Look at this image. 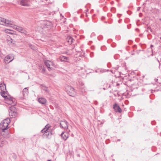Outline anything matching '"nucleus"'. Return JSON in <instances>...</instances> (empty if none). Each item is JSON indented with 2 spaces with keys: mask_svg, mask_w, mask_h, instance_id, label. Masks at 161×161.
Masks as SVG:
<instances>
[{
  "mask_svg": "<svg viewBox=\"0 0 161 161\" xmlns=\"http://www.w3.org/2000/svg\"><path fill=\"white\" fill-rule=\"evenodd\" d=\"M157 60H158V62H159V61L158 60V59H157Z\"/></svg>",
  "mask_w": 161,
  "mask_h": 161,
  "instance_id": "nucleus-36",
  "label": "nucleus"
},
{
  "mask_svg": "<svg viewBox=\"0 0 161 161\" xmlns=\"http://www.w3.org/2000/svg\"><path fill=\"white\" fill-rule=\"evenodd\" d=\"M28 93V89L27 87L24 88L22 92V93L24 97H25L27 96Z\"/></svg>",
  "mask_w": 161,
  "mask_h": 161,
  "instance_id": "nucleus-15",
  "label": "nucleus"
},
{
  "mask_svg": "<svg viewBox=\"0 0 161 161\" xmlns=\"http://www.w3.org/2000/svg\"><path fill=\"white\" fill-rule=\"evenodd\" d=\"M118 22H119V23H120V20H119V21H118Z\"/></svg>",
  "mask_w": 161,
  "mask_h": 161,
  "instance_id": "nucleus-34",
  "label": "nucleus"
},
{
  "mask_svg": "<svg viewBox=\"0 0 161 161\" xmlns=\"http://www.w3.org/2000/svg\"><path fill=\"white\" fill-rule=\"evenodd\" d=\"M5 31L6 33H9V32L8 31L9 30H5Z\"/></svg>",
  "mask_w": 161,
  "mask_h": 161,
  "instance_id": "nucleus-26",
  "label": "nucleus"
},
{
  "mask_svg": "<svg viewBox=\"0 0 161 161\" xmlns=\"http://www.w3.org/2000/svg\"><path fill=\"white\" fill-rule=\"evenodd\" d=\"M44 64L48 68L51 69L50 66L51 65L53 66L54 64L51 61L47 60L44 61Z\"/></svg>",
  "mask_w": 161,
  "mask_h": 161,
  "instance_id": "nucleus-12",
  "label": "nucleus"
},
{
  "mask_svg": "<svg viewBox=\"0 0 161 161\" xmlns=\"http://www.w3.org/2000/svg\"><path fill=\"white\" fill-rule=\"evenodd\" d=\"M0 88L1 91H5L6 90L5 84L4 83L0 84Z\"/></svg>",
  "mask_w": 161,
  "mask_h": 161,
  "instance_id": "nucleus-18",
  "label": "nucleus"
},
{
  "mask_svg": "<svg viewBox=\"0 0 161 161\" xmlns=\"http://www.w3.org/2000/svg\"><path fill=\"white\" fill-rule=\"evenodd\" d=\"M10 99H11V100H10L9 103H7L11 105H15L17 103L15 99L13 98H10Z\"/></svg>",
  "mask_w": 161,
  "mask_h": 161,
  "instance_id": "nucleus-16",
  "label": "nucleus"
},
{
  "mask_svg": "<svg viewBox=\"0 0 161 161\" xmlns=\"http://www.w3.org/2000/svg\"><path fill=\"white\" fill-rule=\"evenodd\" d=\"M42 135V137L44 138H47V139L50 138L51 136L53 134V131H45L43 132Z\"/></svg>",
  "mask_w": 161,
  "mask_h": 161,
  "instance_id": "nucleus-7",
  "label": "nucleus"
},
{
  "mask_svg": "<svg viewBox=\"0 0 161 161\" xmlns=\"http://www.w3.org/2000/svg\"><path fill=\"white\" fill-rule=\"evenodd\" d=\"M113 108L116 112L120 113L122 112V109H121L119 105L116 103H115L114 105Z\"/></svg>",
  "mask_w": 161,
  "mask_h": 161,
  "instance_id": "nucleus-11",
  "label": "nucleus"
},
{
  "mask_svg": "<svg viewBox=\"0 0 161 161\" xmlns=\"http://www.w3.org/2000/svg\"><path fill=\"white\" fill-rule=\"evenodd\" d=\"M59 58L61 61L67 62L68 58L64 56H61L59 57Z\"/></svg>",
  "mask_w": 161,
  "mask_h": 161,
  "instance_id": "nucleus-19",
  "label": "nucleus"
},
{
  "mask_svg": "<svg viewBox=\"0 0 161 161\" xmlns=\"http://www.w3.org/2000/svg\"><path fill=\"white\" fill-rule=\"evenodd\" d=\"M67 40L68 42L69 43V44H71L72 43L73 41L74 40L70 36L67 37Z\"/></svg>",
  "mask_w": 161,
  "mask_h": 161,
  "instance_id": "nucleus-20",
  "label": "nucleus"
},
{
  "mask_svg": "<svg viewBox=\"0 0 161 161\" xmlns=\"http://www.w3.org/2000/svg\"><path fill=\"white\" fill-rule=\"evenodd\" d=\"M10 40H9V39H8V40L10 41L11 43H12L13 41H12V39L11 38H10Z\"/></svg>",
  "mask_w": 161,
  "mask_h": 161,
  "instance_id": "nucleus-27",
  "label": "nucleus"
},
{
  "mask_svg": "<svg viewBox=\"0 0 161 161\" xmlns=\"http://www.w3.org/2000/svg\"><path fill=\"white\" fill-rule=\"evenodd\" d=\"M115 69V70H117V69Z\"/></svg>",
  "mask_w": 161,
  "mask_h": 161,
  "instance_id": "nucleus-37",
  "label": "nucleus"
},
{
  "mask_svg": "<svg viewBox=\"0 0 161 161\" xmlns=\"http://www.w3.org/2000/svg\"><path fill=\"white\" fill-rule=\"evenodd\" d=\"M18 3L24 6H30L28 1L27 0H21L18 2Z\"/></svg>",
  "mask_w": 161,
  "mask_h": 161,
  "instance_id": "nucleus-10",
  "label": "nucleus"
},
{
  "mask_svg": "<svg viewBox=\"0 0 161 161\" xmlns=\"http://www.w3.org/2000/svg\"><path fill=\"white\" fill-rule=\"evenodd\" d=\"M12 54H9L6 56L4 58V62L6 63H9L14 59Z\"/></svg>",
  "mask_w": 161,
  "mask_h": 161,
  "instance_id": "nucleus-8",
  "label": "nucleus"
},
{
  "mask_svg": "<svg viewBox=\"0 0 161 161\" xmlns=\"http://www.w3.org/2000/svg\"><path fill=\"white\" fill-rule=\"evenodd\" d=\"M118 141H120V140H118Z\"/></svg>",
  "mask_w": 161,
  "mask_h": 161,
  "instance_id": "nucleus-39",
  "label": "nucleus"
},
{
  "mask_svg": "<svg viewBox=\"0 0 161 161\" xmlns=\"http://www.w3.org/2000/svg\"><path fill=\"white\" fill-rule=\"evenodd\" d=\"M13 23V22L11 20L0 17V24L1 25L11 27Z\"/></svg>",
  "mask_w": 161,
  "mask_h": 161,
  "instance_id": "nucleus-2",
  "label": "nucleus"
},
{
  "mask_svg": "<svg viewBox=\"0 0 161 161\" xmlns=\"http://www.w3.org/2000/svg\"><path fill=\"white\" fill-rule=\"evenodd\" d=\"M10 122V119L9 118H7L1 123L0 128L2 130L3 132H4V131L8 128V125Z\"/></svg>",
  "mask_w": 161,
  "mask_h": 161,
  "instance_id": "nucleus-1",
  "label": "nucleus"
},
{
  "mask_svg": "<svg viewBox=\"0 0 161 161\" xmlns=\"http://www.w3.org/2000/svg\"><path fill=\"white\" fill-rule=\"evenodd\" d=\"M152 55V56H153V53H152V55Z\"/></svg>",
  "mask_w": 161,
  "mask_h": 161,
  "instance_id": "nucleus-38",
  "label": "nucleus"
},
{
  "mask_svg": "<svg viewBox=\"0 0 161 161\" xmlns=\"http://www.w3.org/2000/svg\"><path fill=\"white\" fill-rule=\"evenodd\" d=\"M65 88L66 92L70 96L74 97L76 95L74 89L72 86L67 85L65 86Z\"/></svg>",
  "mask_w": 161,
  "mask_h": 161,
  "instance_id": "nucleus-3",
  "label": "nucleus"
},
{
  "mask_svg": "<svg viewBox=\"0 0 161 161\" xmlns=\"http://www.w3.org/2000/svg\"><path fill=\"white\" fill-rule=\"evenodd\" d=\"M42 71L43 72H45V69L44 68V67H43V68H42Z\"/></svg>",
  "mask_w": 161,
  "mask_h": 161,
  "instance_id": "nucleus-29",
  "label": "nucleus"
},
{
  "mask_svg": "<svg viewBox=\"0 0 161 161\" xmlns=\"http://www.w3.org/2000/svg\"><path fill=\"white\" fill-rule=\"evenodd\" d=\"M159 20H160V21H161V18H160L159 19Z\"/></svg>",
  "mask_w": 161,
  "mask_h": 161,
  "instance_id": "nucleus-32",
  "label": "nucleus"
},
{
  "mask_svg": "<svg viewBox=\"0 0 161 161\" xmlns=\"http://www.w3.org/2000/svg\"><path fill=\"white\" fill-rule=\"evenodd\" d=\"M42 89L43 90H44L45 91H47H47H48L47 90V88H46V87H43H43H42Z\"/></svg>",
  "mask_w": 161,
  "mask_h": 161,
  "instance_id": "nucleus-25",
  "label": "nucleus"
},
{
  "mask_svg": "<svg viewBox=\"0 0 161 161\" xmlns=\"http://www.w3.org/2000/svg\"><path fill=\"white\" fill-rule=\"evenodd\" d=\"M60 125L61 128L64 129H67L68 128L67 122L65 120L60 121Z\"/></svg>",
  "mask_w": 161,
  "mask_h": 161,
  "instance_id": "nucleus-9",
  "label": "nucleus"
},
{
  "mask_svg": "<svg viewBox=\"0 0 161 161\" xmlns=\"http://www.w3.org/2000/svg\"><path fill=\"white\" fill-rule=\"evenodd\" d=\"M5 91H1L0 92V93H1V95L2 96V97H4L5 98H6V97H7V96L4 95L5 94Z\"/></svg>",
  "mask_w": 161,
  "mask_h": 161,
  "instance_id": "nucleus-21",
  "label": "nucleus"
},
{
  "mask_svg": "<svg viewBox=\"0 0 161 161\" xmlns=\"http://www.w3.org/2000/svg\"><path fill=\"white\" fill-rule=\"evenodd\" d=\"M61 136L64 140H66L68 137V134L67 133L63 132L61 135Z\"/></svg>",
  "mask_w": 161,
  "mask_h": 161,
  "instance_id": "nucleus-17",
  "label": "nucleus"
},
{
  "mask_svg": "<svg viewBox=\"0 0 161 161\" xmlns=\"http://www.w3.org/2000/svg\"><path fill=\"white\" fill-rule=\"evenodd\" d=\"M158 80L157 79H156V81L157 80Z\"/></svg>",
  "mask_w": 161,
  "mask_h": 161,
  "instance_id": "nucleus-35",
  "label": "nucleus"
},
{
  "mask_svg": "<svg viewBox=\"0 0 161 161\" xmlns=\"http://www.w3.org/2000/svg\"><path fill=\"white\" fill-rule=\"evenodd\" d=\"M9 111V115L12 118H14L17 115V113L16 112L15 108L14 107H11L10 108Z\"/></svg>",
  "mask_w": 161,
  "mask_h": 161,
  "instance_id": "nucleus-6",
  "label": "nucleus"
},
{
  "mask_svg": "<svg viewBox=\"0 0 161 161\" xmlns=\"http://www.w3.org/2000/svg\"><path fill=\"white\" fill-rule=\"evenodd\" d=\"M3 56V55L2 53H1V51H0V57H2Z\"/></svg>",
  "mask_w": 161,
  "mask_h": 161,
  "instance_id": "nucleus-28",
  "label": "nucleus"
},
{
  "mask_svg": "<svg viewBox=\"0 0 161 161\" xmlns=\"http://www.w3.org/2000/svg\"><path fill=\"white\" fill-rule=\"evenodd\" d=\"M47 161H51V160H47Z\"/></svg>",
  "mask_w": 161,
  "mask_h": 161,
  "instance_id": "nucleus-33",
  "label": "nucleus"
},
{
  "mask_svg": "<svg viewBox=\"0 0 161 161\" xmlns=\"http://www.w3.org/2000/svg\"><path fill=\"white\" fill-rule=\"evenodd\" d=\"M10 98H12L10 96H9V97L7 96V97H6V98H5V99L7 100V103H9V101H10V100H11V99H10Z\"/></svg>",
  "mask_w": 161,
  "mask_h": 161,
  "instance_id": "nucleus-23",
  "label": "nucleus"
},
{
  "mask_svg": "<svg viewBox=\"0 0 161 161\" xmlns=\"http://www.w3.org/2000/svg\"><path fill=\"white\" fill-rule=\"evenodd\" d=\"M153 45H151V46H150V47L151 48H152V47H153Z\"/></svg>",
  "mask_w": 161,
  "mask_h": 161,
  "instance_id": "nucleus-30",
  "label": "nucleus"
},
{
  "mask_svg": "<svg viewBox=\"0 0 161 161\" xmlns=\"http://www.w3.org/2000/svg\"><path fill=\"white\" fill-rule=\"evenodd\" d=\"M11 27L22 33L24 34L25 35H27V31L25 29L21 27L15 25L13 23Z\"/></svg>",
  "mask_w": 161,
  "mask_h": 161,
  "instance_id": "nucleus-4",
  "label": "nucleus"
},
{
  "mask_svg": "<svg viewBox=\"0 0 161 161\" xmlns=\"http://www.w3.org/2000/svg\"><path fill=\"white\" fill-rule=\"evenodd\" d=\"M4 143V142L3 140V139H0V147H2Z\"/></svg>",
  "mask_w": 161,
  "mask_h": 161,
  "instance_id": "nucleus-22",
  "label": "nucleus"
},
{
  "mask_svg": "<svg viewBox=\"0 0 161 161\" xmlns=\"http://www.w3.org/2000/svg\"><path fill=\"white\" fill-rule=\"evenodd\" d=\"M30 47L33 50H34L35 49V47H34L32 45H30Z\"/></svg>",
  "mask_w": 161,
  "mask_h": 161,
  "instance_id": "nucleus-24",
  "label": "nucleus"
},
{
  "mask_svg": "<svg viewBox=\"0 0 161 161\" xmlns=\"http://www.w3.org/2000/svg\"><path fill=\"white\" fill-rule=\"evenodd\" d=\"M113 70H111V72H112V73H113V72L112 71Z\"/></svg>",
  "mask_w": 161,
  "mask_h": 161,
  "instance_id": "nucleus-31",
  "label": "nucleus"
},
{
  "mask_svg": "<svg viewBox=\"0 0 161 161\" xmlns=\"http://www.w3.org/2000/svg\"><path fill=\"white\" fill-rule=\"evenodd\" d=\"M41 24L44 28H50L52 26V23L48 20L43 21L41 22Z\"/></svg>",
  "mask_w": 161,
  "mask_h": 161,
  "instance_id": "nucleus-5",
  "label": "nucleus"
},
{
  "mask_svg": "<svg viewBox=\"0 0 161 161\" xmlns=\"http://www.w3.org/2000/svg\"><path fill=\"white\" fill-rule=\"evenodd\" d=\"M38 102L42 104L45 105L47 103V100L45 98L41 97L38 98Z\"/></svg>",
  "mask_w": 161,
  "mask_h": 161,
  "instance_id": "nucleus-14",
  "label": "nucleus"
},
{
  "mask_svg": "<svg viewBox=\"0 0 161 161\" xmlns=\"http://www.w3.org/2000/svg\"><path fill=\"white\" fill-rule=\"evenodd\" d=\"M51 127V126H50L49 124L47 125L44 128H43L41 130L42 132H44V131H52V130L50 129Z\"/></svg>",
  "mask_w": 161,
  "mask_h": 161,
  "instance_id": "nucleus-13",
  "label": "nucleus"
}]
</instances>
